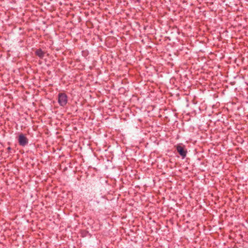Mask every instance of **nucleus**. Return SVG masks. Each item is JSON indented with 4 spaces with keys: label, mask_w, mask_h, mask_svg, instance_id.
I'll list each match as a JSON object with an SVG mask.
<instances>
[{
    "label": "nucleus",
    "mask_w": 248,
    "mask_h": 248,
    "mask_svg": "<svg viewBox=\"0 0 248 248\" xmlns=\"http://www.w3.org/2000/svg\"><path fill=\"white\" fill-rule=\"evenodd\" d=\"M68 96L63 93H60L58 95V102L61 107H64L67 103Z\"/></svg>",
    "instance_id": "obj_1"
},
{
    "label": "nucleus",
    "mask_w": 248,
    "mask_h": 248,
    "mask_svg": "<svg viewBox=\"0 0 248 248\" xmlns=\"http://www.w3.org/2000/svg\"><path fill=\"white\" fill-rule=\"evenodd\" d=\"M18 142L19 145L25 147L28 144L29 140L24 134L21 133L18 136Z\"/></svg>",
    "instance_id": "obj_2"
},
{
    "label": "nucleus",
    "mask_w": 248,
    "mask_h": 248,
    "mask_svg": "<svg viewBox=\"0 0 248 248\" xmlns=\"http://www.w3.org/2000/svg\"><path fill=\"white\" fill-rule=\"evenodd\" d=\"M176 150L179 154L182 156V158L186 157L187 154V150L185 149L184 146L178 145L176 146Z\"/></svg>",
    "instance_id": "obj_3"
},
{
    "label": "nucleus",
    "mask_w": 248,
    "mask_h": 248,
    "mask_svg": "<svg viewBox=\"0 0 248 248\" xmlns=\"http://www.w3.org/2000/svg\"><path fill=\"white\" fill-rule=\"evenodd\" d=\"M36 56L42 59L44 57L45 53L41 49H38L35 52Z\"/></svg>",
    "instance_id": "obj_4"
},
{
    "label": "nucleus",
    "mask_w": 248,
    "mask_h": 248,
    "mask_svg": "<svg viewBox=\"0 0 248 248\" xmlns=\"http://www.w3.org/2000/svg\"><path fill=\"white\" fill-rule=\"evenodd\" d=\"M7 150H8V152H10L11 150V148L10 147H8L7 148Z\"/></svg>",
    "instance_id": "obj_5"
},
{
    "label": "nucleus",
    "mask_w": 248,
    "mask_h": 248,
    "mask_svg": "<svg viewBox=\"0 0 248 248\" xmlns=\"http://www.w3.org/2000/svg\"><path fill=\"white\" fill-rule=\"evenodd\" d=\"M237 2H238V0H236V1H233V2H234V3H235V5H237Z\"/></svg>",
    "instance_id": "obj_6"
},
{
    "label": "nucleus",
    "mask_w": 248,
    "mask_h": 248,
    "mask_svg": "<svg viewBox=\"0 0 248 248\" xmlns=\"http://www.w3.org/2000/svg\"><path fill=\"white\" fill-rule=\"evenodd\" d=\"M235 10L238 11V8L235 9V8H233V11H234Z\"/></svg>",
    "instance_id": "obj_7"
},
{
    "label": "nucleus",
    "mask_w": 248,
    "mask_h": 248,
    "mask_svg": "<svg viewBox=\"0 0 248 248\" xmlns=\"http://www.w3.org/2000/svg\"><path fill=\"white\" fill-rule=\"evenodd\" d=\"M235 99H236V98H233V104L235 103V102H234V100H235Z\"/></svg>",
    "instance_id": "obj_8"
}]
</instances>
